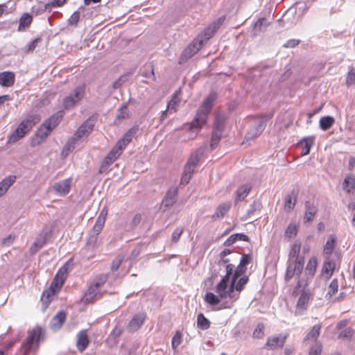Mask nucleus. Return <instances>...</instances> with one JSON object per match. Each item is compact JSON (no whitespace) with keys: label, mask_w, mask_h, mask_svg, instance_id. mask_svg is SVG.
Masks as SVG:
<instances>
[{"label":"nucleus","mask_w":355,"mask_h":355,"mask_svg":"<svg viewBox=\"0 0 355 355\" xmlns=\"http://www.w3.org/2000/svg\"><path fill=\"white\" fill-rule=\"evenodd\" d=\"M238 240L249 241V237L243 234H234L225 241L224 245L230 246Z\"/></svg>","instance_id":"obj_35"},{"label":"nucleus","mask_w":355,"mask_h":355,"mask_svg":"<svg viewBox=\"0 0 355 355\" xmlns=\"http://www.w3.org/2000/svg\"><path fill=\"white\" fill-rule=\"evenodd\" d=\"M220 300H222L219 295H216L213 293H207L205 296V301L209 304L211 306L218 305L220 303Z\"/></svg>","instance_id":"obj_42"},{"label":"nucleus","mask_w":355,"mask_h":355,"mask_svg":"<svg viewBox=\"0 0 355 355\" xmlns=\"http://www.w3.org/2000/svg\"><path fill=\"white\" fill-rule=\"evenodd\" d=\"M296 198L297 197L293 194V193L287 195L284 203V209L286 211L290 212L294 209L296 203Z\"/></svg>","instance_id":"obj_38"},{"label":"nucleus","mask_w":355,"mask_h":355,"mask_svg":"<svg viewBox=\"0 0 355 355\" xmlns=\"http://www.w3.org/2000/svg\"><path fill=\"white\" fill-rule=\"evenodd\" d=\"M107 215V209L106 207H103L102 209L99 216H98L95 224L100 225L101 227H104Z\"/></svg>","instance_id":"obj_49"},{"label":"nucleus","mask_w":355,"mask_h":355,"mask_svg":"<svg viewBox=\"0 0 355 355\" xmlns=\"http://www.w3.org/2000/svg\"><path fill=\"white\" fill-rule=\"evenodd\" d=\"M47 233L40 234L33 243L30 248V254L31 255L35 254L40 249H41L46 243Z\"/></svg>","instance_id":"obj_21"},{"label":"nucleus","mask_w":355,"mask_h":355,"mask_svg":"<svg viewBox=\"0 0 355 355\" xmlns=\"http://www.w3.org/2000/svg\"><path fill=\"white\" fill-rule=\"evenodd\" d=\"M124 257L121 254H119L113 260L111 266V270L112 271H116L119 269L120 266L121 265L123 261Z\"/></svg>","instance_id":"obj_52"},{"label":"nucleus","mask_w":355,"mask_h":355,"mask_svg":"<svg viewBox=\"0 0 355 355\" xmlns=\"http://www.w3.org/2000/svg\"><path fill=\"white\" fill-rule=\"evenodd\" d=\"M49 135L48 130L40 128L34 137L31 140V145L32 146H36L40 144Z\"/></svg>","instance_id":"obj_24"},{"label":"nucleus","mask_w":355,"mask_h":355,"mask_svg":"<svg viewBox=\"0 0 355 355\" xmlns=\"http://www.w3.org/2000/svg\"><path fill=\"white\" fill-rule=\"evenodd\" d=\"M231 202H225L218 205L215 214L213 215V218H223L231 207Z\"/></svg>","instance_id":"obj_31"},{"label":"nucleus","mask_w":355,"mask_h":355,"mask_svg":"<svg viewBox=\"0 0 355 355\" xmlns=\"http://www.w3.org/2000/svg\"><path fill=\"white\" fill-rule=\"evenodd\" d=\"M246 270L247 268L245 266H243L239 263L237 268L234 270L233 275L232 277L237 279L239 277L243 276V275L246 272Z\"/></svg>","instance_id":"obj_53"},{"label":"nucleus","mask_w":355,"mask_h":355,"mask_svg":"<svg viewBox=\"0 0 355 355\" xmlns=\"http://www.w3.org/2000/svg\"><path fill=\"white\" fill-rule=\"evenodd\" d=\"M139 130L138 126H134L130 128L123 137L119 139L116 144H119L123 149H125L127 145L132 141V138L137 133Z\"/></svg>","instance_id":"obj_19"},{"label":"nucleus","mask_w":355,"mask_h":355,"mask_svg":"<svg viewBox=\"0 0 355 355\" xmlns=\"http://www.w3.org/2000/svg\"><path fill=\"white\" fill-rule=\"evenodd\" d=\"M80 13L78 11L74 12L68 19V23L71 26H77L80 19Z\"/></svg>","instance_id":"obj_57"},{"label":"nucleus","mask_w":355,"mask_h":355,"mask_svg":"<svg viewBox=\"0 0 355 355\" xmlns=\"http://www.w3.org/2000/svg\"><path fill=\"white\" fill-rule=\"evenodd\" d=\"M338 283L337 279H334L329 286V291H328V295L331 296L332 295L335 294L338 291Z\"/></svg>","instance_id":"obj_62"},{"label":"nucleus","mask_w":355,"mask_h":355,"mask_svg":"<svg viewBox=\"0 0 355 355\" xmlns=\"http://www.w3.org/2000/svg\"><path fill=\"white\" fill-rule=\"evenodd\" d=\"M301 249V243L299 241H295L291 247L288 254V261H300L304 259L303 257H300V251Z\"/></svg>","instance_id":"obj_28"},{"label":"nucleus","mask_w":355,"mask_h":355,"mask_svg":"<svg viewBox=\"0 0 355 355\" xmlns=\"http://www.w3.org/2000/svg\"><path fill=\"white\" fill-rule=\"evenodd\" d=\"M248 281H249L248 276H246V275L242 276L239 279V281L237 282H236V286L235 288L236 291H237L238 293H241L244 289V287H245V284L248 282Z\"/></svg>","instance_id":"obj_47"},{"label":"nucleus","mask_w":355,"mask_h":355,"mask_svg":"<svg viewBox=\"0 0 355 355\" xmlns=\"http://www.w3.org/2000/svg\"><path fill=\"white\" fill-rule=\"evenodd\" d=\"M66 320V313L59 311L51 320L50 327L53 330L60 329Z\"/></svg>","instance_id":"obj_22"},{"label":"nucleus","mask_w":355,"mask_h":355,"mask_svg":"<svg viewBox=\"0 0 355 355\" xmlns=\"http://www.w3.org/2000/svg\"><path fill=\"white\" fill-rule=\"evenodd\" d=\"M317 267V260L315 258H311L309 261L306 270L308 272L309 275L311 276H313Z\"/></svg>","instance_id":"obj_48"},{"label":"nucleus","mask_w":355,"mask_h":355,"mask_svg":"<svg viewBox=\"0 0 355 355\" xmlns=\"http://www.w3.org/2000/svg\"><path fill=\"white\" fill-rule=\"evenodd\" d=\"M85 87L83 85L77 87L73 92L67 96L63 101V106L65 109L73 107L84 96Z\"/></svg>","instance_id":"obj_5"},{"label":"nucleus","mask_w":355,"mask_h":355,"mask_svg":"<svg viewBox=\"0 0 355 355\" xmlns=\"http://www.w3.org/2000/svg\"><path fill=\"white\" fill-rule=\"evenodd\" d=\"M288 336L287 334H280L277 336H270L268 338L265 346L271 350L282 348Z\"/></svg>","instance_id":"obj_9"},{"label":"nucleus","mask_w":355,"mask_h":355,"mask_svg":"<svg viewBox=\"0 0 355 355\" xmlns=\"http://www.w3.org/2000/svg\"><path fill=\"white\" fill-rule=\"evenodd\" d=\"M15 83V74L10 71L0 73V85L3 87H10Z\"/></svg>","instance_id":"obj_25"},{"label":"nucleus","mask_w":355,"mask_h":355,"mask_svg":"<svg viewBox=\"0 0 355 355\" xmlns=\"http://www.w3.org/2000/svg\"><path fill=\"white\" fill-rule=\"evenodd\" d=\"M197 326L198 328L202 330H206L210 327L209 320L205 318L203 313H200L197 317Z\"/></svg>","instance_id":"obj_40"},{"label":"nucleus","mask_w":355,"mask_h":355,"mask_svg":"<svg viewBox=\"0 0 355 355\" xmlns=\"http://www.w3.org/2000/svg\"><path fill=\"white\" fill-rule=\"evenodd\" d=\"M266 120V116L254 118L245 135V139L248 141L259 136L265 129Z\"/></svg>","instance_id":"obj_4"},{"label":"nucleus","mask_w":355,"mask_h":355,"mask_svg":"<svg viewBox=\"0 0 355 355\" xmlns=\"http://www.w3.org/2000/svg\"><path fill=\"white\" fill-rule=\"evenodd\" d=\"M103 227L94 224L93 228L89 232L88 238L86 242L87 247L91 249L98 248L102 243V239L99 236Z\"/></svg>","instance_id":"obj_6"},{"label":"nucleus","mask_w":355,"mask_h":355,"mask_svg":"<svg viewBox=\"0 0 355 355\" xmlns=\"http://www.w3.org/2000/svg\"><path fill=\"white\" fill-rule=\"evenodd\" d=\"M335 119L331 116H323L320 119V127L322 130H329L334 123Z\"/></svg>","instance_id":"obj_37"},{"label":"nucleus","mask_w":355,"mask_h":355,"mask_svg":"<svg viewBox=\"0 0 355 355\" xmlns=\"http://www.w3.org/2000/svg\"><path fill=\"white\" fill-rule=\"evenodd\" d=\"M66 2V0H52L51 3L45 5V9L51 10L52 8L60 7L63 6Z\"/></svg>","instance_id":"obj_58"},{"label":"nucleus","mask_w":355,"mask_h":355,"mask_svg":"<svg viewBox=\"0 0 355 355\" xmlns=\"http://www.w3.org/2000/svg\"><path fill=\"white\" fill-rule=\"evenodd\" d=\"M123 150L118 144H116L107 157H110L112 160L115 161L121 155Z\"/></svg>","instance_id":"obj_44"},{"label":"nucleus","mask_w":355,"mask_h":355,"mask_svg":"<svg viewBox=\"0 0 355 355\" xmlns=\"http://www.w3.org/2000/svg\"><path fill=\"white\" fill-rule=\"evenodd\" d=\"M315 137L313 136L304 137L297 143V146L302 148L301 156L309 154L311 148L314 144Z\"/></svg>","instance_id":"obj_16"},{"label":"nucleus","mask_w":355,"mask_h":355,"mask_svg":"<svg viewBox=\"0 0 355 355\" xmlns=\"http://www.w3.org/2000/svg\"><path fill=\"white\" fill-rule=\"evenodd\" d=\"M202 44V39H196L191 44L187 46V48L184 49L182 54L181 55V59L184 60L191 58L200 49Z\"/></svg>","instance_id":"obj_11"},{"label":"nucleus","mask_w":355,"mask_h":355,"mask_svg":"<svg viewBox=\"0 0 355 355\" xmlns=\"http://www.w3.org/2000/svg\"><path fill=\"white\" fill-rule=\"evenodd\" d=\"M178 191L177 187L170 188L162 200V205L166 207H172L176 202Z\"/></svg>","instance_id":"obj_18"},{"label":"nucleus","mask_w":355,"mask_h":355,"mask_svg":"<svg viewBox=\"0 0 355 355\" xmlns=\"http://www.w3.org/2000/svg\"><path fill=\"white\" fill-rule=\"evenodd\" d=\"M237 279L232 277L231 282L225 286V288L223 291H216L218 294L219 297L222 299L229 298L230 300V304L228 302L223 303L218 309L230 308L232 304L239 298V293L236 291V282Z\"/></svg>","instance_id":"obj_3"},{"label":"nucleus","mask_w":355,"mask_h":355,"mask_svg":"<svg viewBox=\"0 0 355 355\" xmlns=\"http://www.w3.org/2000/svg\"><path fill=\"white\" fill-rule=\"evenodd\" d=\"M56 293L52 288L45 290L41 297V302L42 304V309L45 310L51 303L53 295Z\"/></svg>","instance_id":"obj_30"},{"label":"nucleus","mask_w":355,"mask_h":355,"mask_svg":"<svg viewBox=\"0 0 355 355\" xmlns=\"http://www.w3.org/2000/svg\"><path fill=\"white\" fill-rule=\"evenodd\" d=\"M89 343L86 331H80L77 336L76 347L80 352H83L88 346Z\"/></svg>","instance_id":"obj_23"},{"label":"nucleus","mask_w":355,"mask_h":355,"mask_svg":"<svg viewBox=\"0 0 355 355\" xmlns=\"http://www.w3.org/2000/svg\"><path fill=\"white\" fill-rule=\"evenodd\" d=\"M21 137H22V122L19 124L18 128L10 135V137L8 139V143H15Z\"/></svg>","instance_id":"obj_45"},{"label":"nucleus","mask_w":355,"mask_h":355,"mask_svg":"<svg viewBox=\"0 0 355 355\" xmlns=\"http://www.w3.org/2000/svg\"><path fill=\"white\" fill-rule=\"evenodd\" d=\"M26 342H24V354L28 352H35L39 348L40 341L44 339L45 329L41 327H35L28 330Z\"/></svg>","instance_id":"obj_2"},{"label":"nucleus","mask_w":355,"mask_h":355,"mask_svg":"<svg viewBox=\"0 0 355 355\" xmlns=\"http://www.w3.org/2000/svg\"><path fill=\"white\" fill-rule=\"evenodd\" d=\"M322 352V344L316 341L314 345H313L309 351V355H320Z\"/></svg>","instance_id":"obj_56"},{"label":"nucleus","mask_w":355,"mask_h":355,"mask_svg":"<svg viewBox=\"0 0 355 355\" xmlns=\"http://www.w3.org/2000/svg\"><path fill=\"white\" fill-rule=\"evenodd\" d=\"M98 292V288L92 284L89 287L87 291L84 295L83 300L85 303H91L95 300Z\"/></svg>","instance_id":"obj_33"},{"label":"nucleus","mask_w":355,"mask_h":355,"mask_svg":"<svg viewBox=\"0 0 355 355\" xmlns=\"http://www.w3.org/2000/svg\"><path fill=\"white\" fill-rule=\"evenodd\" d=\"M355 188V178L353 175H347L343 182V189L350 193Z\"/></svg>","instance_id":"obj_36"},{"label":"nucleus","mask_w":355,"mask_h":355,"mask_svg":"<svg viewBox=\"0 0 355 355\" xmlns=\"http://www.w3.org/2000/svg\"><path fill=\"white\" fill-rule=\"evenodd\" d=\"M62 116L63 114L62 112L51 116L48 120L45 121L40 128H44L46 130H48V134L49 135L52 130L58 125Z\"/></svg>","instance_id":"obj_15"},{"label":"nucleus","mask_w":355,"mask_h":355,"mask_svg":"<svg viewBox=\"0 0 355 355\" xmlns=\"http://www.w3.org/2000/svg\"><path fill=\"white\" fill-rule=\"evenodd\" d=\"M346 84L347 86L355 84V67H352L348 71Z\"/></svg>","instance_id":"obj_55"},{"label":"nucleus","mask_w":355,"mask_h":355,"mask_svg":"<svg viewBox=\"0 0 355 355\" xmlns=\"http://www.w3.org/2000/svg\"><path fill=\"white\" fill-rule=\"evenodd\" d=\"M225 118L224 115L218 114L216 115L213 130L223 132Z\"/></svg>","instance_id":"obj_41"},{"label":"nucleus","mask_w":355,"mask_h":355,"mask_svg":"<svg viewBox=\"0 0 355 355\" xmlns=\"http://www.w3.org/2000/svg\"><path fill=\"white\" fill-rule=\"evenodd\" d=\"M261 208V203L259 200H255L250 205L249 209L248 210L247 214L248 216L252 215L257 210H260Z\"/></svg>","instance_id":"obj_51"},{"label":"nucleus","mask_w":355,"mask_h":355,"mask_svg":"<svg viewBox=\"0 0 355 355\" xmlns=\"http://www.w3.org/2000/svg\"><path fill=\"white\" fill-rule=\"evenodd\" d=\"M321 328L322 325L320 324L314 325L304 338V342H306V340H313L316 341L317 338L319 337L320 334Z\"/></svg>","instance_id":"obj_34"},{"label":"nucleus","mask_w":355,"mask_h":355,"mask_svg":"<svg viewBox=\"0 0 355 355\" xmlns=\"http://www.w3.org/2000/svg\"><path fill=\"white\" fill-rule=\"evenodd\" d=\"M304 259L300 261H288L285 280L288 281L295 275L300 276L304 267Z\"/></svg>","instance_id":"obj_7"},{"label":"nucleus","mask_w":355,"mask_h":355,"mask_svg":"<svg viewBox=\"0 0 355 355\" xmlns=\"http://www.w3.org/2000/svg\"><path fill=\"white\" fill-rule=\"evenodd\" d=\"M129 112L126 104H123L119 110V114H117L118 119H125L128 117Z\"/></svg>","instance_id":"obj_63"},{"label":"nucleus","mask_w":355,"mask_h":355,"mask_svg":"<svg viewBox=\"0 0 355 355\" xmlns=\"http://www.w3.org/2000/svg\"><path fill=\"white\" fill-rule=\"evenodd\" d=\"M264 336V325L262 323L258 324L253 331V337L256 338H262Z\"/></svg>","instance_id":"obj_54"},{"label":"nucleus","mask_w":355,"mask_h":355,"mask_svg":"<svg viewBox=\"0 0 355 355\" xmlns=\"http://www.w3.org/2000/svg\"><path fill=\"white\" fill-rule=\"evenodd\" d=\"M176 98V94H174L172 99L168 103L166 109L170 111V113L176 112V106L178 105Z\"/></svg>","instance_id":"obj_64"},{"label":"nucleus","mask_w":355,"mask_h":355,"mask_svg":"<svg viewBox=\"0 0 355 355\" xmlns=\"http://www.w3.org/2000/svg\"><path fill=\"white\" fill-rule=\"evenodd\" d=\"M223 132L220 131H216L213 130L211 133V148L212 149H214L215 147L217 146L218 143L219 142Z\"/></svg>","instance_id":"obj_46"},{"label":"nucleus","mask_w":355,"mask_h":355,"mask_svg":"<svg viewBox=\"0 0 355 355\" xmlns=\"http://www.w3.org/2000/svg\"><path fill=\"white\" fill-rule=\"evenodd\" d=\"M67 275V268L65 266H64L59 269L58 272L51 282L49 288H52V290L56 293L59 291L65 281Z\"/></svg>","instance_id":"obj_10"},{"label":"nucleus","mask_w":355,"mask_h":355,"mask_svg":"<svg viewBox=\"0 0 355 355\" xmlns=\"http://www.w3.org/2000/svg\"><path fill=\"white\" fill-rule=\"evenodd\" d=\"M71 183V178L63 180L55 183L53 186V189L60 196H65L70 191Z\"/></svg>","instance_id":"obj_14"},{"label":"nucleus","mask_w":355,"mask_h":355,"mask_svg":"<svg viewBox=\"0 0 355 355\" xmlns=\"http://www.w3.org/2000/svg\"><path fill=\"white\" fill-rule=\"evenodd\" d=\"M16 180L15 175H9L0 182V197L3 196Z\"/></svg>","instance_id":"obj_27"},{"label":"nucleus","mask_w":355,"mask_h":355,"mask_svg":"<svg viewBox=\"0 0 355 355\" xmlns=\"http://www.w3.org/2000/svg\"><path fill=\"white\" fill-rule=\"evenodd\" d=\"M353 329L351 327H347L343 329L339 334L338 337L340 338H343L346 340H349L352 338L353 335Z\"/></svg>","instance_id":"obj_59"},{"label":"nucleus","mask_w":355,"mask_h":355,"mask_svg":"<svg viewBox=\"0 0 355 355\" xmlns=\"http://www.w3.org/2000/svg\"><path fill=\"white\" fill-rule=\"evenodd\" d=\"M251 189L252 187L249 184L239 187L235 192L234 204L237 205V203L243 200L248 196Z\"/></svg>","instance_id":"obj_20"},{"label":"nucleus","mask_w":355,"mask_h":355,"mask_svg":"<svg viewBox=\"0 0 355 355\" xmlns=\"http://www.w3.org/2000/svg\"><path fill=\"white\" fill-rule=\"evenodd\" d=\"M214 100L215 95L214 94H210L205 100L202 105L198 110L195 118L190 124V131L197 133L206 123L207 116L210 112Z\"/></svg>","instance_id":"obj_1"},{"label":"nucleus","mask_w":355,"mask_h":355,"mask_svg":"<svg viewBox=\"0 0 355 355\" xmlns=\"http://www.w3.org/2000/svg\"><path fill=\"white\" fill-rule=\"evenodd\" d=\"M40 119L37 116H30L26 119V121H24V135H25L26 131H28L29 129L35 123H38Z\"/></svg>","instance_id":"obj_43"},{"label":"nucleus","mask_w":355,"mask_h":355,"mask_svg":"<svg viewBox=\"0 0 355 355\" xmlns=\"http://www.w3.org/2000/svg\"><path fill=\"white\" fill-rule=\"evenodd\" d=\"M146 314L144 313H139L135 315L128 323L127 327L128 331L130 332L137 331L144 324Z\"/></svg>","instance_id":"obj_13"},{"label":"nucleus","mask_w":355,"mask_h":355,"mask_svg":"<svg viewBox=\"0 0 355 355\" xmlns=\"http://www.w3.org/2000/svg\"><path fill=\"white\" fill-rule=\"evenodd\" d=\"M226 274L223 277L220 282L216 286V291H220L225 288V286L229 284V279L231 275H233L234 266L233 264H227L225 266Z\"/></svg>","instance_id":"obj_17"},{"label":"nucleus","mask_w":355,"mask_h":355,"mask_svg":"<svg viewBox=\"0 0 355 355\" xmlns=\"http://www.w3.org/2000/svg\"><path fill=\"white\" fill-rule=\"evenodd\" d=\"M204 151L205 150L202 147L197 149L195 153L191 154L187 163L196 167L200 159V157L203 155Z\"/></svg>","instance_id":"obj_39"},{"label":"nucleus","mask_w":355,"mask_h":355,"mask_svg":"<svg viewBox=\"0 0 355 355\" xmlns=\"http://www.w3.org/2000/svg\"><path fill=\"white\" fill-rule=\"evenodd\" d=\"M336 243V237L334 235H330L327 241L324 246L323 249V253L327 256L326 257H329L330 255L332 254L335 245Z\"/></svg>","instance_id":"obj_29"},{"label":"nucleus","mask_w":355,"mask_h":355,"mask_svg":"<svg viewBox=\"0 0 355 355\" xmlns=\"http://www.w3.org/2000/svg\"><path fill=\"white\" fill-rule=\"evenodd\" d=\"M94 126V121L92 119H88L78 128L72 140L78 141L83 137H87L92 131Z\"/></svg>","instance_id":"obj_8"},{"label":"nucleus","mask_w":355,"mask_h":355,"mask_svg":"<svg viewBox=\"0 0 355 355\" xmlns=\"http://www.w3.org/2000/svg\"><path fill=\"white\" fill-rule=\"evenodd\" d=\"M335 269V263L330 260L329 257H326L322 268V272L326 276L327 279H329L332 275Z\"/></svg>","instance_id":"obj_32"},{"label":"nucleus","mask_w":355,"mask_h":355,"mask_svg":"<svg viewBox=\"0 0 355 355\" xmlns=\"http://www.w3.org/2000/svg\"><path fill=\"white\" fill-rule=\"evenodd\" d=\"M310 299V293L303 291L297 300L295 309V315H302L306 310Z\"/></svg>","instance_id":"obj_12"},{"label":"nucleus","mask_w":355,"mask_h":355,"mask_svg":"<svg viewBox=\"0 0 355 355\" xmlns=\"http://www.w3.org/2000/svg\"><path fill=\"white\" fill-rule=\"evenodd\" d=\"M182 334L180 331H177L172 338V347L175 349L181 343Z\"/></svg>","instance_id":"obj_60"},{"label":"nucleus","mask_w":355,"mask_h":355,"mask_svg":"<svg viewBox=\"0 0 355 355\" xmlns=\"http://www.w3.org/2000/svg\"><path fill=\"white\" fill-rule=\"evenodd\" d=\"M306 211L304 217V223H310L313 220L314 216L318 212V209L313 204L306 202L305 204Z\"/></svg>","instance_id":"obj_26"},{"label":"nucleus","mask_w":355,"mask_h":355,"mask_svg":"<svg viewBox=\"0 0 355 355\" xmlns=\"http://www.w3.org/2000/svg\"><path fill=\"white\" fill-rule=\"evenodd\" d=\"M297 232V227L295 223H290L285 230V236L289 238L294 237Z\"/></svg>","instance_id":"obj_50"},{"label":"nucleus","mask_w":355,"mask_h":355,"mask_svg":"<svg viewBox=\"0 0 355 355\" xmlns=\"http://www.w3.org/2000/svg\"><path fill=\"white\" fill-rule=\"evenodd\" d=\"M114 161L112 160L110 157H105V159L101 164V166L99 169L100 173H103L105 171L109 166L114 162Z\"/></svg>","instance_id":"obj_61"}]
</instances>
